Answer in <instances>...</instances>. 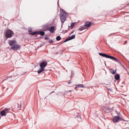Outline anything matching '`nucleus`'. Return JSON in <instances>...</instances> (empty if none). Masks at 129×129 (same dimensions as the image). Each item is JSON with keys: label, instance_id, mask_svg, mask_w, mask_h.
I'll return each instance as SVG.
<instances>
[{"label": "nucleus", "instance_id": "f257e3e1", "mask_svg": "<svg viewBox=\"0 0 129 129\" xmlns=\"http://www.w3.org/2000/svg\"><path fill=\"white\" fill-rule=\"evenodd\" d=\"M9 44L11 47V49L14 51H18L21 49V45H18V42L16 40H10Z\"/></svg>", "mask_w": 129, "mask_h": 129}, {"label": "nucleus", "instance_id": "f03ea898", "mask_svg": "<svg viewBox=\"0 0 129 129\" xmlns=\"http://www.w3.org/2000/svg\"><path fill=\"white\" fill-rule=\"evenodd\" d=\"M67 18V13L65 12L64 10L61 9L60 10V21L61 22V26H63V24L66 21V19Z\"/></svg>", "mask_w": 129, "mask_h": 129}, {"label": "nucleus", "instance_id": "7ed1b4c3", "mask_svg": "<svg viewBox=\"0 0 129 129\" xmlns=\"http://www.w3.org/2000/svg\"><path fill=\"white\" fill-rule=\"evenodd\" d=\"M99 55H100V56H102V57H105V58H107L108 59H111V60H113V61H114L115 62H119V61H118V59L114 56H112L106 54L105 53H99Z\"/></svg>", "mask_w": 129, "mask_h": 129}, {"label": "nucleus", "instance_id": "20e7f679", "mask_svg": "<svg viewBox=\"0 0 129 129\" xmlns=\"http://www.w3.org/2000/svg\"><path fill=\"white\" fill-rule=\"evenodd\" d=\"M47 65H48V62H47V61H43L41 62L40 64V69L37 71V73L38 74H41L42 72H44V71H45V67H46Z\"/></svg>", "mask_w": 129, "mask_h": 129}, {"label": "nucleus", "instance_id": "39448f33", "mask_svg": "<svg viewBox=\"0 0 129 129\" xmlns=\"http://www.w3.org/2000/svg\"><path fill=\"white\" fill-rule=\"evenodd\" d=\"M13 34H14V32L10 29L6 31V36L7 38H12L13 36L12 35H13Z\"/></svg>", "mask_w": 129, "mask_h": 129}, {"label": "nucleus", "instance_id": "423d86ee", "mask_svg": "<svg viewBox=\"0 0 129 129\" xmlns=\"http://www.w3.org/2000/svg\"><path fill=\"white\" fill-rule=\"evenodd\" d=\"M103 110L106 112V113H109V112L111 111L112 109L109 108V106L105 105L103 107Z\"/></svg>", "mask_w": 129, "mask_h": 129}, {"label": "nucleus", "instance_id": "0eeeda50", "mask_svg": "<svg viewBox=\"0 0 129 129\" xmlns=\"http://www.w3.org/2000/svg\"><path fill=\"white\" fill-rule=\"evenodd\" d=\"M73 39H75V35H73L72 36H69L68 38H67L64 41L63 43H66V42H68V41H70L71 40H73Z\"/></svg>", "mask_w": 129, "mask_h": 129}, {"label": "nucleus", "instance_id": "6e6552de", "mask_svg": "<svg viewBox=\"0 0 129 129\" xmlns=\"http://www.w3.org/2000/svg\"><path fill=\"white\" fill-rule=\"evenodd\" d=\"M120 120V117L119 116H116L113 119V121L115 123L116 122H119Z\"/></svg>", "mask_w": 129, "mask_h": 129}, {"label": "nucleus", "instance_id": "1a4fd4ad", "mask_svg": "<svg viewBox=\"0 0 129 129\" xmlns=\"http://www.w3.org/2000/svg\"><path fill=\"white\" fill-rule=\"evenodd\" d=\"M47 31H49L50 33H54V31H55V27L51 26L47 28Z\"/></svg>", "mask_w": 129, "mask_h": 129}, {"label": "nucleus", "instance_id": "9d476101", "mask_svg": "<svg viewBox=\"0 0 129 129\" xmlns=\"http://www.w3.org/2000/svg\"><path fill=\"white\" fill-rule=\"evenodd\" d=\"M91 22H87L85 24V27H88V28H90L91 27Z\"/></svg>", "mask_w": 129, "mask_h": 129}, {"label": "nucleus", "instance_id": "9b49d317", "mask_svg": "<svg viewBox=\"0 0 129 129\" xmlns=\"http://www.w3.org/2000/svg\"><path fill=\"white\" fill-rule=\"evenodd\" d=\"M79 88H85V87H84V85L82 84H79L76 86L75 89Z\"/></svg>", "mask_w": 129, "mask_h": 129}, {"label": "nucleus", "instance_id": "f8f14e48", "mask_svg": "<svg viewBox=\"0 0 129 129\" xmlns=\"http://www.w3.org/2000/svg\"><path fill=\"white\" fill-rule=\"evenodd\" d=\"M1 114L2 115V116H7V113L5 111V110H3L1 111Z\"/></svg>", "mask_w": 129, "mask_h": 129}, {"label": "nucleus", "instance_id": "ddd939ff", "mask_svg": "<svg viewBox=\"0 0 129 129\" xmlns=\"http://www.w3.org/2000/svg\"><path fill=\"white\" fill-rule=\"evenodd\" d=\"M114 78L116 80H119V78H120V76H119V74L115 75Z\"/></svg>", "mask_w": 129, "mask_h": 129}, {"label": "nucleus", "instance_id": "4468645a", "mask_svg": "<svg viewBox=\"0 0 129 129\" xmlns=\"http://www.w3.org/2000/svg\"><path fill=\"white\" fill-rule=\"evenodd\" d=\"M110 73H111V74L114 75L116 73V72H114V70H113V69H110Z\"/></svg>", "mask_w": 129, "mask_h": 129}, {"label": "nucleus", "instance_id": "2eb2a0df", "mask_svg": "<svg viewBox=\"0 0 129 129\" xmlns=\"http://www.w3.org/2000/svg\"><path fill=\"white\" fill-rule=\"evenodd\" d=\"M38 34H39L41 36H44V35H45V32H44V31H38Z\"/></svg>", "mask_w": 129, "mask_h": 129}, {"label": "nucleus", "instance_id": "dca6fc26", "mask_svg": "<svg viewBox=\"0 0 129 129\" xmlns=\"http://www.w3.org/2000/svg\"><path fill=\"white\" fill-rule=\"evenodd\" d=\"M48 27H49V24H46L42 26V27L43 28V29H45V28H48Z\"/></svg>", "mask_w": 129, "mask_h": 129}, {"label": "nucleus", "instance_id": "f3484780", "mask_svg": "<svg viewBox=\"0 0 129 129\" xmlns=\"http://www.w3.org/2000/svg\"><path fill=\"white\" fill-rule=\"evenodd\" d=\"M78 30L79 31H83V30H85V27L84 26H81Z\"/></svg>", "mask_w": 129, "mask_h": 129}, {"label": "nucleus", "instance_id": "a211bd4d", "mask_svg": "<svg viewBox=\"0 0 129 129\" xmlns=\"http://www.w3.org/2000/svg\"><path fill=\"white\" fill-rule=\"evenodd\" d=\"M37 34H38V32L37 31L33 32L30 33V35H32L33 36H34V35H37Z\"/></svg>", "mask_w": 129, "mask_h": 129}, {"label": "nucleus", "instance_id": "6ab92c4d", "mask_svg": "<svg viewBox=\"0 0 129 129\" xmlns=\"http://www.w3.org/2000/svg\"><path fill=\"white\" fill-rule=\"evenodd\" d=\"M76 25V23H73L71 25V29H73L74 27Z\"/></svg>", "mask_w": 129, "mask_h": 129}, {"label": "nucleus", "instance_id": "aec40b11", "mask_svg": "<svg viewBox=\"0 0 129 129\" xmlns=\"http://www.w3.org/2000/svg\"><path fill=\"white\" fill-rule=\"evenodd\" d=\"M56 41H60L61 40V36H57L56 38Z\"/></svg>", "mask_w": 129, "mask_h": 129}, {"label": "nucleus", "instance_id": "412c9836", "mask_svg": "<svg viewBox=\"0 0 129 129\" xmlns=\"http://www.w3.org/2000/svg\"><path fill=\"white\" fill-rule=\"evenodd\" d=\"M4 110L5 111V112L6 113H8L7 111H9V110H10V109H9V108H5Z\"/></svg>", "mask_w": 129, "mask_h": 129}, {"label": "nucleus", "instance_id": "4be33fe9", "mask_svg": "<svg viewBox=\"0 0 129 129\" xmlns=\"http://www.w3.org/2000/svg\"><path fill=\"white\" fill-rule=\"evenodd\" d=\"M28 31H29V33L30 34L32 32V28H29L28 29Z\"/></svg>", "mask_w": 129, "mask_h": 129}, {"label": "nucleus", "instance_id": "5701e85b", "mask_svg": "<svg viewBox=\"0 0 129 129\" xmlns=\"http://www.w3.org/2000/svg\"><path fill=\"white\" fill-rule=\"evenodd\" d=\"M17 109L18 110L21 109V105H20L19 104H18V106L17 107Z\"/></svg>", "mask_w": 129, "mask_h": 129}, {"label": "nucleus", "instance_id": "b1692460", "mask_svg": "<svg viewBox=\"0 0 129 129\" xmlns=\"http://www.w3.org/2000/svg\"><path fill=\"white\" fill-rule=\"evenodd\" d=\"M49 43H50V44H52V43H53V40H50L49 41Z\"/></svg>", "mask_w": 129, "mask_h": 129}, {"label": "nucleus", "instance_id": "393cba45", "mask_svg": "<svg viewBox=\"0 0 129 129\" xmlns=\"http://www.w3.org/2000/svg\"><path fill=\"white\" fill-rule=\"evenodd\" d=\"M45 40H50V38L49 37H45Z\"/></svg>", "mask_w": 129, "mask_h": 129}, {"label": "nucleus", "instance_id": "a878e982", "mask_svg": "<svg viewBox=\"0 0 129 129\" xmlns=\"http://www.w3.org/2000/svg\"><path fill=\"white\" fill-rule=\"evenodd\" d=\"M72 76H73V74L72 73V75H71V78H72Z\"/></svg>", "mask_w": 129, "mask_h": 129}, {"label": "nucleus", "instance_id": "bb28decb", "mask_svg": "<svg viewBox=\"0 0 129 129\" xmlns=\"http://www.w3.org/2000/svg\"><path fill=\"white\" fill-rule=\"evenodd\" d=\"M70 83H71V81H69V82L68 83L69 84H70Z\"/></svg>", "mask_w": 129, "mask_h": 129}, {"label": "nucleus", "instance_id": "cd10ccee", "mask_svg": "<svg viewBox=\"0 0 129 129\" xmlns=\"http://www.w3.org/2000/svg\"><path fill=\"white\" fill-rule=\"evenodd\" d=\"M74 33V31H72V32H71V34H73Z\"/></svg>", "mask_w": 129, "mask_h": 129}, {"label": "nucleus", "instance_id": "c85d7f7f", "mask_svg": "<svg viewBox=\"0 0 129 129\" xmlns=\"http://www.w3.org/2000/svg\"><path fill=\"white\" fill-rule=\"evenodd\" d=\"M54 91H52L51 93H50V94H52V93H53Z\"/></svg>", "mask_w": 129, "mask_h": 129}, {"label": "nucleus", "instance_id": "c756f323", "mask_svg": "<svg viewBox=\"0 0 129 129\" xmlns=\"http://www.w3.org/2000/svg\"><path fill=\"white\" fill-rule=\"evenodd\" d=\"M110 91H111V90H110V89H109Z\"/></svg>", "mask_w": 129, "mask_h": 129}]
</instances>
